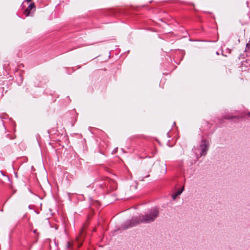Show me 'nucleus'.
<instances>
[{"mask_svg": "<svg viewBox=\"0 0 250 250\" xmlns=\"http://www.w3.org/2000/svg\"><path fill=\"white\" fill-rule=\"evenodd\" d=\"M159 214L158 208L154 207L148 210L144 215L139 216V219L133 218L130 221L126 222V226L125 225L124 228L127 229L129 228L134 227L141 223H149L154 221L158 216Z\"/></svg>", "mask_w": 250, "mask_h": 250, "instance_id": "obj_1", "label": "nucleus"}, {"mask_svg": "<svg viewBox=\"0 0 250 250\" xmlns=\"http://www.w3.org/2000/svg\"><path fill=\"white\" fill-rule=\"evenodd\" d=\"M105 185H100L99 186V190L98 188L96 189L97 193L98 192L99 193L98 194V197L99 198L98 199L96 200L95 199V207L97 206V209H100L102 208V204L101 203V200L102 199H104V190L103 189L104 186Z\"/></svg>", "mask_w": 250, "mask_h": 250, "instance_id": "obj_2", "label": "nucleus"}, {"mask_svg": "<svg viewBox=\"0 0 250 250\" xmlns=\"http://www.w3.org/2000/svg\"><path fill=\"white\" fill-rule=\"evenodd\" d=\"M200 147L201 149V152L200 153V155H205L207 154V152L208 149L209 143L207 140H203L201 142Z\"/></svg>", "mask_w": 250, "mask_h": 250, "instance_id": "obj_3", "label": "nucleus"}, {"mask_svg": "<svg viewBox=\"0 0 250 250\" xmlns=\"http://www.w3.org/2000/svg\"><path fill=\"white\" fill-rule=\"evenodd\" d=\"M32 9H35V4L34 2L31 3L27 7V8L25 9V10L23 11L24 14L26 17L29 16L30 14L31 10Z\"/></svg>", "mask_w": 250, "mask_h": 250, "instance_id": "obj_4", "label": "nucleus"}, {"mask_svg": "<svg viewBox=\"0 0 250 250\" xmlns=\"http://www.w3.org/2000/svg\"><path fill=\"white\" fill-rule=\"evenodd\" d=\"M184 187H182V188L180 189H178L177 191H176L175 192L173 193L172 194V199L173 200L176 199V197L180 195L182 193V192L184 190Z\"/></svg>", "mask_w": 250, "mask_h": 250, "instance_id": "obj_5", "label": "nucleus"}, {"mask_svg": "<svg viewBox=\"0 0 250 250\" xmlns=\"http://www.w3.org/2000/svg\"><path fill=\"white\" fill-rule=\"evenodd\" d=\"M159 167L160 168L159 171L160 173L165 174L167 172V166L164 163L159 164Z\"/></svg>", "mask_w": 250, "mask_h": 250, "instance_id": "obj_6", "label": "nucleus"}, {"mask_svg": "<svg viewBox=\"0 0 250 250\" xmlns=\"http://www.w3.org/2000/svg\"><path fill=\"white\" fill-rule=\"evenodd\" d=\"M89 219V217L88 216V218H87V221H86V222H85V223L84 224V228L86 227V226L87 225V223H88Z\"/></svg>", "mask_w": 250, "mask_h": 250, "instance_id": "obj_7", "label": "nucleus"}, {"mask_svg": "<svg viewBox=\"0 0 250 250\" xmlns=\"http://www.w3.org/2000/svg\"><path fill=\"white\" fill-rule=\"evenodd\" d=\"M67 247L68 248H69L70 247V243H69V242H68L67 243Z\"/></svg>", "mask_w": 250, "mask_h": 250, "instance_id": "obj_8", "label": "nucleus"}, {"mask_svg": "<svg viewBox=\"0 0 250 250\" xmlns=\"http://www.w3.org/2000/svg\"><path fill=\"white\" fill-rule=\"evenodd\" d=\"M32 0H25V1L27 2H29L31 1Z\"/></svg>", "mask_w": 250, "mask_h": 250, "instance_id": "obj_9", "label": "nucleus"}, {"mask_svg": "<svg viewBox=\"0 0 250 250\" xmlns=\"http://www.w3.org/2000/svg\"><path fill=\"white\" fill-rule=\"evenodd\" d=\"M0 173L3 175V176H5V175L4 174V173H3L2 171H0Z\"/></svg>", "mask_w": 250, "mask_h": 250, "instance_id": "obj_10", "label": "nucleus"}, {"mask_svg": "<svg viewBox=\"0 0 250 250\" xmlns=\"http://www.w3.org/2000/svg\"><path fill=\"white\" fill-rule=\"evenodd\" d=\"M149 176V174H147L146 175V176H145L144 177L145 178H146V177H148Z\"/></svg>", "mask_w": 250, "mask_h": 250, "instance_id": "obj_11", "label": "nucleus"}, {"mask_svg": "<svg viewBox=\"0 0 250 250\" xmlns=\"http://www.w3.org/2000/svg\"><path fill=\"white\" fill-rule=\"evenodd\" d=\"M7 179L9 181L10 180V178L8 176H7Z\"/></svg>", "mask_w": 250, "mask_h": 250, "instance_id": "obj_12", "label": "nucleus"}, {"mask_svg": "<svg viewBox=\"0 0 250 250\" xmlns=\"http://www.w3.org/2000/svg\"><path fill=\"white\" fill-rule=\"evenodd\" d=\"M36 232V230H34V233Z\"/></svg>", "mask_w": 250, "mask_h": 250, "instance_id": "obj_13", "label": "nucleus"}, {"mask_svg": "<svg viewBox=\"0 0 250 250\" xmlns=\"http://www.w3.org/2000/svg\"><path fill=\"white\" fill-rule=\"evenodd\" d=\"M1 211H3V209H0V210Z\"/></svg>", "mask_w": 250, "mask_h": 250, "instance_id": "obj_14", "label": "nucleus"}, {"mask_svg": "<svg viewBox=\"0 0 250 250\" xmlns=\"http://www.w3.org/2000/svg\"><path fill=\"white\" fill-rule=\"evenodd\" d=\"M249 115L250 116V112L249 113Z\"/></svg>", "mask_w": 250, "mask_h": 250, "instance_id": "obj_15", "label": "nucleus"}]
</instances>
